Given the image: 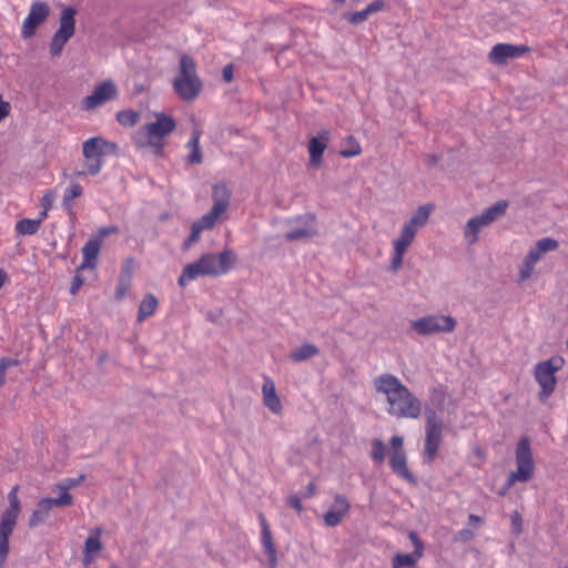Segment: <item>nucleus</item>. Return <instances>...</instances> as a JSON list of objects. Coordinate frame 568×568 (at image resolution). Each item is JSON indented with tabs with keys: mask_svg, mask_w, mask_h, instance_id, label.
<instances>
[{
	"mask_svg": "<svg viewBox=\"0 0 568 568\" xmlns=\"http://www.w3.org/2000/svg\"><path fill=\"white\" fill-rule=\"evenodd\" d=\"M47 216H48V211H45V209H43V211L40 212L39 217L34 219V220L40 221V224H41Z\"/></svg>",
	"mask_w": 568,
	"mask_h": 568,
	"instance_id": "obj_63",
	"label": "nucleus"
},
{
	"mask_svg": "<svg viewBox=\"0 0 568 568\" xmlns=\"http://www.w3.org/2000/svg\"><path fill=\"white\" fill-rule=\"evenodd\" d=\"M475 534L473 530L468 529V528H464V529H460L458 530L455 536H454V540L455 541H463V542H466V541H469L474 538Z\"/></svg>",
	"mask_w": 568,
	"mask_h": 568,
	"instance_id": "obj_47",
	"label": "nucleus"
},
{
	"mask_svg": "<svg viewBox=\"0 0 568 568\" xmlns=\"http://www.w3.org/2000/svg\"><path fill=\"white\" fill-rule=\"evenodd\" d=\"M331 139V133L327 130H323L317 136H312L308 141V153L310 162L308 165L317 168L322 163L323 153L327 148V143Z\"/></svg>",
	"mask_w": 568,
	"mask_h": 568,
	"instance_id": "obj_19",
	"label": "nucleus"
},
{
	"mask_svg": "<svg viewBox=\"0 0 568 568\" xmlns=\"http://www.w3.org/2000/svg\"><path fill=\"white\" fill-rule=\"evenodd\" d=\"M158 305V298L151 293L146 294L139 305L138 322L142 323L148 317L152 316Z\"/></svg>",
	"mask_w": 568,
	"mask_h": 568,
	"instance_id": "obj_28",
	"label": "nucleus"
},
{
	"mask_svg": "<svg viewBox=\"0 0 568 568\" xmlns=\"http://www.w3.org/2000/svg\"><path fill=\"white\" fill-rule=\"evenodd\" d=\"M403 437L400 436H393L390 438V446L393 447V452H400V453H404V448H403Z\"/></svg>",
	"mask_w": 568,
	"mask_h": 568,
	"instance_id": "obj_50",
	"label": "nucleus"
},
{
	"mask_svg": "<svg viewBox=\"0 0 568 568\" xmlns=\"http://www.w3.org/2000/svg\"><path fill=\"white\" fill-rule=\"evenodd\" d=\"M433 395H438L440 398H443V397H444V393H443L440 389H438V388H435V389L433 390Z\"/></svg>",
	"mask_w": 568,
	"mask_h": 568,
	"instance_id": "obj_64",
	"label": "nucleus"
},
{
	"mask_svg": "<svg viewBox=\"0 0 568 568\" xmlns=\"http://www.w3.org/2000/svg\"><path fill=\"white\" fill-rule=\"evenodd\" d=\"M287 504L298 513L302 511V503L297 496H290L287 498Z\"/></svg>",
	"mask_w": 568,
	"mask_h": 568,
	"instance_id": "obj_52",
	"label": "nucleus"
},
{
	"mask_svg": "<svg viewBox=\"0 0 568 568\" xmlns=\"http://www.w3.org/2000/svg\"><path fill=\"white\" fill-rule=\"evenodd\" d=\"M156 120L144 124L138 133V142L148 145L162 148V139L174 131L176 123L174 119L165 113H156Z\"/></svg>",
	"mask_w": 568,
	"mask_h": 568,
	"instance_id": "obj_7",
	"label": "nucleus"
},
{
	"mask_svg": "<svg viewBox=\"0 0 568 568\" xmlns=\"http://www.w3.org/2000/svg\"><path fill=\"white\" fill-rule=\"evenodd\" d=\"M102 166H103V162H102V159H87V163L84 164V170L83 171H77L74 173L75 176H82V175H85V174H89V175H97L101 172L102 170Z\"/></svg>",
	"mask_w": 568,
	"mask_h": 568,
	"instance_id": "obj_34",
	"label": "nucleus"
},
{
	"mask_svg": "<svg viewBox=\"0 0 568 568\" xmlns=\"http://www.w3.org/2000/svg\"><path fill=\"white\" fill-rule=\"evenodd\" d=\"M10 108L9 102L0 101V121L9 114Z\"/></svg>",
	"mask_w": 568,
	"mask_h": 568,
	"instance_id": "obj_56",
	"label": "nucleus"
},
{
	"mask_svg": "<svg viewBox=\"0 0 568 568\" xmlns=\"http://www.w3.org/2000/svg\"><path fill=\"white\" fill-rule=\"evenodd\" d=\"M173 88L185 101L194 100L202 90V81L196 74V64L187 54L180 58V74L174 79Z\"/></svg>",
	"mask_w": 568,
	"mask_h": 568,
	"instance_id": "obj_4",
	"label": "nucleus"
},
{
	"mask_svg": "<svg viewBox=\"0 0 568 568\" xmlns=\"http://www.w3.org/2000/svg\"><path fill=\"white\" fill-rule=\"evenodd\" d=\"M416 236V232L409 227L403 226L399 236L393 241L394 250L405 251L412 244Z\"/></svg>",
	"mask_w": 568,
	"mask_h": 568,
	"instance_id": "obj_32",
	"label": "nucleus"
},
{
	"mask_svg": "<svg viewBox=\"0 0 568 568\" xmlns=\"http://www.w3.org/2000/svg\"><path fill=\"white\" fill-rule=\"evenodd\" d=\"M51 509L52 507L47 498L40 499L29 518V526L38 527L39 525L43 524L48 519Z\"/></svg>",
	"mask_w": 568,
	"mask_h": 568,
	"instance_id": "obj_27",
	"label": "nucleus"
},
{
	"mask_svg": "<svg viewBox=\"0 0 568 568\" xmlns=\"http://www.w3.org/2000/svg\"><path fill=\"white\" fill-rule=\"evenodd\" d=\"M132 263H133L132 260H128L125 262V264L122 266L120 276L128 275L129 280H132Z\"/></svg>",
	"mask_w": 568,
	"mask_h": 568,
	"instance_id": "obj_55",
	"label": "nucleus"
},
{
	"mask_svg": "<svg viewBox=\"0 0 568 568\" xmlns=\"http://www.w3.org/2000/svg\"><path fill=\"white\" fill-rule=\"evenodd\" d=\"M130 285H131V280H129L128 275L119 277V282L116 284L115 294H114V297L116 301H122L125 297Z\"/></svg>",
	"mask_w": 568,
	"mask_h": 568,
	"instance_id": "obj_40",
	"label": "nucleus"
},
{
	"mask_svg": "<svg viewBox=\"0 0 568 568\" xmlns=\"http://www.w3.org/2000/svg\"><path fill=\"white\" fill-rule=\"evenodd\" d=\"M530 51L528 45L497 43L489 52V60L495 64H506L509 59L520 58Z\"/></svg>",
	"mask_w": 568,
	"mask_h": 568,
	"instance_id": "obj_15",
	"label": "nucleus"
},
{
	"mask_svg": "<svg viewBox=\"0 0 568 568\" xmlns=\"http://www.w3.org/2000/svg\"><path fill=\"white\" fill-rule=\"evenodd\" d=\"M102 245L101 237H91L82 247V263L79 267L83 268H94L97 265V260L99 256V252Z\"/></svg>",
	"mask_w": 568,
	"mask_h": 568,
	"instance_id": "obj_23",
	"label": "nucleus"
},
{
	"mask_svg": "<svg viewBox=\"0 0 568 568\" xmlns=\"http://www.w3.org/2000/svg\"><path fill=\"white\" fill-rule=\"evenodd\" d=\"M535 246L539 250V252H541L542 254L547 253V252H550V251H555L558 248L559 246V243L557 240L555 239H551V237H542L540 240H538L535 244Z\"/></svg>",
	"mask_w": 568,
	"mask_h": 568,
	"instance_id": "obj_39",
	"label": "nucleus"
},
{
	"mask_svg": "<svg viewBox=\"0 0 568 568\" xmlns=\"http://www.w3.org/2000/svg\"><path fill=\"white\" fill-rule=\"evenodd\" d=\"M320 354V348L314 344H303L290 353V358L295 363L307 361Z\"/></svg>",
	"mask_w": 568,
	"mask_h": 568,
	"instance_id": "obj_29",
	"label": "nucleus"
},
{
	"mask_svg": "<svg viewBox=\"0 0 568 568\" xmlns=\"http://www.w3.org/2000/svg\"><path fill=\"white\" fill-rule=\"evenodd\" d=\"M231 195L232 193L226 184L220 183L213 186V205L206 214L193 222L191 233L183 243L184 250L190 248L194 243H196L204 230H211L215 226L220 217L229 209Z\"/></svg>",
	"mask_w": 568,
	"mask_h": 568,
	"instance_id": "obj_2",
	"label": "nucleus"
},
{
	"mask_svg": "<svg viewBox=\"0 0 568 568\" xmlns=\"http://www.w3.org/2000/svg\"><path fill=\"white\" fill-rule=\"evenodd\" d=\"M542 253L534 246L529 250L525 257V266L529 270H534L535 264L541 258Z\"/></svg>",
	"mask_w": 568,
	"mask_h": 568,
	"instance_id": "obj_42",
	"label": "nucleus"
},
{
	"mask_svg": "<svg viewBox=\"0 0 568 568\" xmlns=\"http://www.w3.org/2000/svg\"><path fill=\"white\" fill-rule=\"evenodd\" d=\"M236 263V254L232 250H224L219 254L205 253L196 261L186 264L178 280L180 286L200 276H220L226 274Z\"/></svg>",
	"mask_w": 568,
	"mask_h": 568,
	"instance_id": "obj_1",
	"label": "nucleus"
},
{
	"mask_svg": "<svg viewBox=\"0 0 568 568\" xmlns=\"http://www.w3.org/2000/svg\"><path fill=\"white\" fill-rule=\"evenodd\" d=\"M118 145L102 136H93L83 142L82 153L85 159H102L104 155L115 153Z\"/></svg>",
	"mask_w": 568,
	"mask_h": 568,
	"instance_id": "obj_17",
	"label": "nucleus"
},
{
	"mask_svg": "<svg viewBox=\"0 0 568 568\" xmlns=\"http://www.w3.org/2000/svg\"><path fill=\"white\" fill-rule=\"evenodd\" d=\"M515 457L517 470L509 473L506 483L498 491L499 496H505L517 481L527 483L534 477L535 463L530 447V439L528 437L523 436L518 440Z\"/></svg>",
	"mask_w": 568,
	"mask_h": 568,
	"instance_id": "obj_3",
	"label": "nucleus"
},
{
	"mask_svg": "<svg viewBox=\"0 0 568 568\" xmlns=\"http://www.w3.org/2000/svg\"><path fill=\"white\" fill-rule=\"evenodd\" d=\"M140 119V114L133 110H123L118 112L116 120L123 126H134Z\"/></svg>",
	"mask_w": 568,
	"mask_h": 568,
	"instance_id": "obj_35",
	"label": "nucleus"
},
{
	"mask_svg": "<svg viewBox=\"0 0 568 568\" xmlns=\"http://www.w3.org/2000/svg\"><path fill=\"white\" fill-rule=\"evenodd\" d=\"M388 414L397 418L416 419L422 414V402L405 386L387 400Z\"/></svg>",
	"mask_w": 568,
	"mask_h": 568,
	"instance_id": "obj_10",
	"label": "nucleus"
},
{
	"mask_svg": "<svg viewBox=\"0 0 568 568\" xmlns=\"http://www.w3.org/2000/svg\"><path fill=\"white\" fill-rule=\"evenodd\" d=\"M118 231V227L116 226H104V227H101L99 230V236L98 237H101V240L111 234V233H115Z\"/></svg>",
	"mask_w": 568,
	"mask_h": 568,
	"instance_id": "obj_57",
	"label": "nucleus"
},
{
	"mask_svg": "<svg viewBox=\"0 0 568 568\" xmlns=\"http://www.w3.org/2000/svg\"><path fill=\"white\" fill-rule=\"evenodd\" d=\"M39 229L40 221H36L34 219H22L16 223V232L21 236L33 235Z\"/></svg>",
	"mask_w": 568,
	"mask_h": 568,
	"instance_id": "obj_31",
	"label": "nucleus"
},
{
	"mask_svg": "<svg viewBox=\"0 0 568 568\" xmlns=\"http://www.w3.org/2000/svg\"><path fill=\"white\" fill-rule=\"evenodd\" d=\"M434 210L433 204L420 205L412 215V217L404 224V226L414 230L417 233L419 227L427 224L429 216Z\"/></svg>",
	"mask_w": 568,
	"mask_h": 568,
	"instance_id": "obj_26",
	"label": "nucleus"
},
{
	"mask_svg": "<svg viewBox=\"0 0 568 568\" xmlns=\"http://www.w3.org/2000/svg\"><path fill=\"white\" fill-rule=\"evenodd\" d=\"M439 161V156L435 154L426 155L425 162L428 168L435 166Z\"/></svg>",
	"mask_w": 568,
	"mask_h": 568,
	"instance_id": "obj_58",
	"label": "nucleus"
},
{
	"mask_svg": "<svg viewBox=\"0 0 568 568\" xmlns=\"http://www.w3.org/2000/svg\"><path fill=\"white\" fill-rule=\"evenodd\" d=\"M18 486H14L8 494L9 508L0 517V568L3 567L9 554V537L12 534L19 514L21 511L20 500L18 498Z\"/></svg>",
	"mask_w": 568,
	"mask_h": 568,
	"instance_id": "obj_5",
	"label": "nucleus"
},
{
	"mask_svg": "<svg viewBox=\"0 0 568 568\" xmlns=\"http://www.w3.org/2000/svg\"><path fill=\"white\" fill-rule=\"evenodd\" d=\"M404 255L405 251L394 250V255L390 261V271L397 272L400 268Z\"/></svg>",
	"mask_w": 568,
	"mask_h": 568,
	"instance_id": "obj_46",
	"label": "nucleus"
},
{
	"mask_svg": "<svg viewBox=\"0 0 568 568\" xmlns=\"http://www.w3.org/2000/svg\"><path fill=\"white\" fill-rule=\"evenodd\" d=\"M52 202H53L52 195L51 194H45L42 197V206H43V209H45V211H49L51 209Z\"/></svg>",
	"mask_w": 568,
	"mask_h": 568,
	"instance_id": "obj_59",
	"label": "nucleus"
},
{
	"mask_svg": "<svg viewBox=\"0 0 568 568\" xmlns=\"http://www.w3.org/2000/svg\"><path fill=\"white\" fill-rule=\"evenodd\" d=\"M410 327L422 336L436 333H452L456 327V321L449 315H427L412 321Z\"/></svg>",
	"mask_w": 568,
	"mask_h": 568,
	"instance_id": "obj_11",
	"label": "nucleus"
},
{
	"mask_svg": "<svg viewBox=\"0 0 568 568\" xmlns=\"http://www.w3.org/2000/svg\"><path fill=\"white\" fill-rule=\"evenodd\" d=\"M531 272H532V270H529V268H527V267L525 266V268H523V270L520 271V276H521V278H523V280L528 278V277L530 276Z\"/></svg>",
	"mask_w": 568,
	"mask_h": 568,
	"instance_id": "obj_61",
	"label": "nucleus"
},
{
	"mask_svg": "<svg viewBox=\"0 0 568 568\" xmlns=\"http://www.w3.org/2000/svg\"><path fill=\"white\" fill-rule=\"evenodd\" d=\"M77 10L73 7H67L60 18V27L53 34L50 43V53L52 57L60 55L64 44L73 37L75 31Z\"/></svg>",
	"mask_w": 568,
	"mask_h": 568,
	"instance_id": "obj_12",
	"label": "nucleus"
},
{
	"mask_svg": "<svg viewBox=\"0 0 568 568\" xmlns=\"http://www.w3.org/2000/svg\"><path fill=\"white\" fill-rule=\"evenodd\" d=\"M384 8V0H374L361 11L344 13V19L353 26H358L366 21L371 14L382 11Z\"/></svg>",
	"mask_w": 568,
	"mask_h": 568,
	"instance_id": "obj_24",
	"label": "nucleus"
},
{
	"mask_svg": "<svg viewBox=\"0 0 568 568\" xmlns=\"http://www.w3.org/2000/svg\"><path fill=\"white\" fill-rule=\"evenodd\" d=\"M6 373L7 371L2 367H0V387L4 385L6 383Z\"/></svg>",
	"mask_w": 568,
	"mask_h": 568,
	"instance_id": "obj_62",
	"label": "nucleus"
},
{
	"mask_svg": "<svg viewBox=\"0 0 568 568\" xmlns=\"http://www.w3.org/2000/svg\"><path fill=\"white\" fill-rule=\"evenodd\" d=\"M222 75L225 82H231L233 80V64H226L223 68Z\"/></svg>",
	"mask_w": 568,
	"mask_h": 568,
	"instance_id": "obj_53",
	"label": "nucleus"
},
{
	"mask_svg": "<svg viewBox=\"0 0 568 568\" xmlns=\"http://www.w3.org/2000/svg\"><path fill=\"white\" fill-rule=\"evenodd\" d=\"M564 364L565 359L561 356H552L547 361L536 364L534 376L540 386V392L538 394L539 400L545 402L556 390V373L564 367Z\"/></svg>",
	"mask_w": 568,
	"mask_h": 568,
	"instance_id": "obj_6",
	"label": "nucleus"
},
{
	"mask_svg": "<svg viewBox=\"0 0 568 568\" xmlns=\"http://www.w3.org/2000/svg\"><path fill=\"white\" fill-rule=\"evenodd\" d=\"M102 549V542L100 540L99 535H91L87 538L84 544V551L87 555L98 552Z\"/></svg>",
	"mask_w": 568,
	"mask_h": 568,
	"instance_id": "obj_41",
	"label": "nucleus"
},
{
	"mask_svg": "<svg viewBox=\"0 0 568 568\" xmlns=\"http://www.w3.org/2000/svg\"><path fill=\"white\" fill-rule=\"evenodd\" d=\"M261 525V544L268 560V568H276L277 566V551L273 541V535L266 517L263 513L257 514Z\"/></svg>",
	"mask_w": 568,
	"mask_h": 568,
	"instance_id": "obj_18",
	"label": "nucleus"
},
{
	"mask_svg": "<svg viewBox=\"0 0 568 568\" xmlns=\"http://www.w3.org/2000/svg\"><path fill=\"white\" fill-rule=\"evenodd\" d=\"M480 521H481V518L477 515L470 514L468 516V524L470 526L477 527L480 524Z\"/></svg>",
	"mask_w": 568,
	"mask_h": 568,
	"instance_id": "obj_60",
	"label": "nucleus"
},
{
	"mask_svg": "<svg viewBox=\"0 0 568 568\" xmlns=\"http://www.w3.org/2000/svg\"><path fill=\"white\" fill-rule=\"evenodd\" d=\"M47 500L51 505V507H63L69 506L73 503L72 495L69 490L60 489V496L57 498L47 497Z\"/></svg>",
	"mask_w": 568,
	"mask_h": 568,
	"instance_id": "obj_38",
	"label": "nucleus"
},
{
	"mask_svg": "<svg viewBox=\"0 0 568 568\" xmlns=\"http://www.w3.org/2000/svg\"><path fill=\"white\" fill-rule=\"evenodd\" d=\"M346 143H347V148L341 150L339 154L345 158V159H349V158H353V156H356L358 154H361L362 152V148L359 145V143L357 142V140L354 138V136H348L346 139Z\"/></svg>",
	"mask_w": 568,
	"mask_h": 568,
	"instance_id": "obj_36",
	"label": "nucleus"
},
{
	"mask_svg": "<svg viewBox=\"0 0 568 568\" xmlns=\"http://www.w3.org/2000/svg\"><path fill=\"white\" fill-rule=\"evenodd\" d=\"M389 466H390L392 470L400 478H403L409 483L416 481L414 475L408 469L405 452L404 453L393 452V454L389 457Z\"/></svg>",
	"mask_w": 568,
	"mask_h": 568,
	"instance_id": "obj_25",
	"label": "nucleus"
},
{
	"mask_svg": "<svg viewBox=\"0 0 568 568\" xmlns=\"http://www.w3.org/2000/svg\"><path fill=\"white\" fill-rule=\"evenodd\" d=\"M116 87L111 80L103 81L98 84L93 92L85 97L82 101L83 110H93L97 106L112 100L116 95Z\"/></svg>",
	"mask_w": 568,
	"mask_h": 568,
	"instance_id": "obj_14",
	"label": "nucleus"
},
{
	"mask_svg": "<svg viewBox=\"0 0 568 568\" xmlns=\"http://www.w3.org/2000/svg\"><path fill=\"white\" fill-rule=\"evenodd\" d=\"M426 425H425V444H424V458L425 462L432 463L439 449L443 440L444 423L442 417L432 408H426Z\"/></svg>",
	"mask_w": 568,
	"mask_h": 568,
	"instance_id": "obj_9",
	"label": "nucleus"
},
{
	"mask_svg": "<svg viewBox=\"0 0 568 568\" xmlns=\"http://www.w3.org/2000/svg\"><path fill=\"white\" fill-rule=\"evenodd\" d=\"M85 476L80 475L77 478H65L60 484H58L59 489L70 490L71 488L80 485L84 480Z\"/></svg>",
	"mask_w": 568,
	"mask_h": 568,
	"instance_id": "obj_45",
	"label": "nucleus"
},
{
	"mask_svg": "<svg viewBox=\"0 0 568 568\" xmlns=\"http://www.w3.org/2000/svg\"><path fill=\"white\" fill-rule=\"evenodd\" d=\"M542 253L534 246L529 250L525 257V266L529 270H534L535 264L541 258Z\"/></svg>",
	"mask_w": 568,
	"mask_h": 568,
	"instance_id": "obj_43",
	"label": "nucleus"
},
{
	"mask_svg": "<svg viewBox=\"0 0 568 568\" xmlns=\"http://www.w3.org/2000/svg\"><path fill=\"white\" fill-rule=\"evenodd\" d=\"M83 193V189L78 183L70 184L63 193L62 206L69 213L72 212L73 209V200L80 197Z\"/></svg>",
	"mask_w": 568,
	"mask_h": 568,
	"instance_id": "obj_30",
	"label": "nucleus"
},
{
	"mask_svg": "<svg viewBox=\"0 0 568 568\" xmlns=\"http://www.w3.org/2000/svg\"><path fill=\"white\" fill-rule=\"evenodd\" d=\"M295 222L300 224L297 227H293L285 233V239L290 242L302 241L313 237L317 234L315 229V215L305 214L298 215Z\"/></svg>",
	"mask_w": 568,
	"mask_h": 568,
	"instance_id": "obj_16",
	"label": "nucleus"
},
{
	"mask_svg": "<svg viewBox=\"0 0 568 568\" xmlns=\"http://www.w3.org/2000/svg\"><path fill=\"white\" fill-rule=\"evenodd\" d=\"M187 148L190 149H200V134L197 132H193L189 142Z\"/></svg>",
	"mask_w": 568,
	"mask_h": 568,
	"instance_id": "obj_54",
	"label": "nucleus"
},
{
	"mask_svg": "<svg viewBox=\"0 0 568 568\" xmlns=\"http://www.w3.org/2000/svg\"><path fill=\"white\" fill-rule=\"evenodd\" d=\"M351 508L346 497L337 494L331 508L324 515V521L328 527H336Z\"/></svg>",
	"mask_w": 568,
	"mask_h": 568,
	"instance_id": "obj_20",
	"label": "nucleus"
},
{
	"mask_svg": "<svg viewBox=\"0 0 568 568\" xmlns=\"http://www.w3.org/2000/svg\"><path fill=\"white\" fill-rule=\"evenodd\" d=\"M385 445L382 439H374L372 442L371 457L375 463L382 464L385 460Z\"/></svg>",
	"mask_w": 568,
	"mask_h": 568,
	"instance_id": "obj_37",
	"label": "nucleus"
},
{
	"mask_svg": "<svg viewBox=\"0 0 568 568\" xmlns=\"http://www.w3.org/2000/svg\"><path fill=\"white\" fill-rule=\"evenodd\" d=\"M50 7L44 1H36L31 4L29 14L22 23V37L30 38L36 33L37 28L49 17Z\"/></svg>",
	"mask_w": 568,
	"mask_h": 568,
	"instance_id": "obj_13",
	"label": "nucleus"
},
{
	"mask_svg": "<svg viewBox=\"0 0 568 568\" xmlns=\"http://www.w3.org/2000/svg\"><path fill=\"white\" fill-rule=\"evenodd\" d=\"M202 152L200 149H191L190 154L187 155V162L190 164H200L202 163Z\"/></svg>",
	"mask_w": 568,
	"mask_h": 568,
	"instance_id": "obj_48",
	"label": "nucleus"
},
{
	"mask_svg": "<svg viewBox=\"0 0 568 568\" xmlns=\"http://www.w3.org/2000/svg\"><path fill=\"white\" fill-rule=\"evenodd\" d=\"M509 203L500 200L487 207L481 214L475 215L466 223L464 235L469 244H474L478 240L480 230L506 214Z\"/></svg>",
	"mask_w": 568,
	"mask_h": 568,
	"instance_id": "obj_8",
	"label": "nucleus"
},
{
	"mask_svg": "<svg viewBox=\"0 0 568 568\" xmlns=\"http://www.w3.org/2000/svg\"><path fill=\"white\" fill-rule=\"evenodd\" d=\"M408 538L414 545L415 555L424 556L425 545L415 530L409 531Z\"/></svg>",
	"mask_w": 568,
	"mask_h": 568,
	"instance_id": "obj_44",
	"label": "nucleus"
},
{
	"mask_svg": "<svg viewBox=\"0 0 568 568\" xmlns=\"http://www.w3.org/2000/svg\"><path fill=\"white\" fill-rule=\"evenodd\" d=\"M20 362L14 358L9 357H2L0 358V367L4 368L6 371L10 367L18 366Z\"/></svg>",
	"mask_w": 568,
	"mask_h": 568,
	"instance_id": "obj_51",
	"label": "nucleus"
},
{
	"mask_svg": "<svg viewBox=\"0 0 568 568\" xmlns=\"http://www.w3.org/2000/svg\"><path fill=\"white\" fill-rule=\"evenodd\" d=\"M82 285H83V278L77 274L71 282L70 293L72 295H75Z\"/></svg>",
	"mask_w": 568,
	"mask_h": 568,
	"instance_id": "obj_49",
	"label": "nucleus"
},
{
	"mask_svg": "<svg viewBox=\"0 0 568 568\" xmlns=\"http://www.w3.org/2000/svg\"><path fill=\"white\" fill-rule=\"evenodd\" d=\"M263 403L273 413L280 414L283 409L280 397L276 394L275 383L272 378L265 377L262 386Z\"/></svg>",
	"mask_w": 568,
	"mask_h": 568,
	"instance_id": "obj_22",
	"label": "nucleus"
},
{
	"mask_svg": "<svg viewBox=\"0 0 568 568\" xmlns=\"http://www.w3.org/2000/svg\"><path fill=\"white\" fill-rule=\"evenodd\" d=\"M422 557L423 556H419V555L416 556L415 552H410V554L398 552L393 557L392 564H396L400 568L414 567Z\"/></svg>",
	"mask_w": 568,
	"mask_h": 568,
	"instance_id": "obj_33",
	"label": "nucleus"
},
{
	"mask_svg": "<svg viewBox=\"0 0 568 568\" xmlns=\"http://www.w3.org/2000/svg\"><path fill=\"white\" fill-rule=\"evenodd\" d=\"M374 387L377 393L385 394L388 400L404 388L405 385L397 376L385 373L374 379Z\"/></svg>",
	"mask_w": 568,
	"mask_h": 568,
	"instance_id": "obj_21",
	"label": "nucleus"
}]
</instances>
